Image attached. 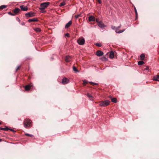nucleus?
I'll return each instance as SVG.
<instances>
[{"label":"nucleus","instance_id":"7ed1b4c3","mask_svg":"<svg viewBox=\"0 0 159 159\" xmlns=\"http://www.w3.org/2000/svg\"><path fill=\"white\" fill-rule=\"evenodd\" d=\"M110 101L108 100H106L104 101L100 102L99 105L101 106L105 107L108 106L110 104Z\"/></svg>","mask_w":159,"mask_h":159},{"label":"nucleus","instance_id":"f257e3e1","mask_svg":"<svg viewBox=\"0 0 159 159\" xmlns=\"http://www.w3.org/2000/svg\"><path fill=\"white\" fill-rule=\"evenodd\" d=\"M23 123L24 126L25 128H27L30 126L31 121L30 119H26L24 120Z\"/></svg>","mask_w":159,"mask_h":159},{"label":"nucleus","instance_id":"412c9836","mask_svg":"<svg viewBox=\"0 0 159 159\" xmlns=\"http://www.w3.org/2000/svg\"><path fill=\"white\" fill-rule=\"evenodd\" d=\"M34 30L37 32H39L41 31V29L39 28H36L34 29Z\"/></svg>","mask_w":159,"mask_h":159},{"label":"nucleus","instance_id":"9d476101","mask_svg":"<svg viewBox=\"0 0 159 159\" xmlns=\"http://www.w3.org/2000/svg\"><path fill=\"white\" fill-rule=\"evenodd\" d=\"M125 30V29H124L123 30H119V29L117 28V29L115 30V32L116 33L120 34L121 33L123 32H124Z\"/></svg>","mask_w":159,"mask_h":159},{"label":"nucleus","instance_id":"79ce46f5","mask_svg":"<svg viewBox=\"0 0 159 159\" xmlns=\"http://www.w3.org/2000/svg\"><path fill=\"white\" fill-rule=\"evenodd\" d=\"M98 2H99V3L100 4L102 2H101V0H98Z\"/></svg>","mask_w":159,"mask_h":159},{"label":"nucleus","instance_id":"1a4fd4ad","mask_svg":"<svg viewBox=\"0 0 159 159\" xmlns=\"http://www.w3.org/2000/svg\"><path fill=\"white\" fill-rule=\"evenodd\" d=\"M96 54L98 56H101L103 54V53L101 51H98L97 52Z\"/></svg>","mask_w":159,"mask_h":159},{"label":"nucleus","instance_id":"c756f323","mask_svg":"<svg viewBox=\"0 0 159 159\" xmlns=\"http://www.w3.org/2000/svg\"><path fill=\"white\" fill-rule=\"evenodd\" d=\"M73 70L74 71L76 72H78V70L77 69L76 67L74 66L73 67Z\"/></svg>","mask_w":159,"mask_h":159},{"label":"nucleus","instance_id":"c03bdc74","mask_svg":"<svg viewBox=\"0 0 159 159\" xmlns=\"http://www.w3.org/2000/svg\"><path fill=\"white\" fill-rule=\"evenodd\" d=\"M21 24H22V25H24V22H23V23H22Z\"/></svg>","mask_w":159,"mask_h":159},{"label":"nucleus","instance_id":"a18cd8bd","mask_svg":"<svg viewBox=\"0 0 159 159\" xmlns=\"http://www.w3.org/2000/svg\"><path fill=\"white\" fill-rule=\"evenodd\" d=\"M2 141V139L0 138V142H1Z\"/></svg>","mask_w":159,"mask_h":159},{"label":"nucleus","instance_id":"b1692460","mask_svg":"<svg viewBox=\"0 0 159 159\" xmlns=\"http://www.w3.org/2000/svg\"><path fill=\"white\" fill-rule=\"evenodd\" d=\"M7 7V6L5 5H2L0 6V9L2 10L3 9Z\"/></svg>","mask_w":159,"mask_h":159},{"label":"nucleus","instance_id":"58836bf2","mask_svg":"<svg viewBox=\"0 0 159 159\" xmlns=\"http://www.w3.org/2000/svg\"><path fill=\"white\" fill-rule=\"evenodd\" d=\"M16 19L19 22H20V20L19 18L17 17Z\"/></svg>","mask_w":159,"mask_h":159},{"label":"nucleus","instance_id":"f704fd0d","mask_svg":"<svg viewBox=\"0 0 159 159\" xmlns=\"http://www.w3.org/2000/svg\"><path fill=\"white\" fill-rule=\"evenodd\" d=\"M8 14L10 15H11V16H14L15 15V14H12V13H11V12H9L8 13Z\"/></svg>","mask_w":159,"mask_h":159},{"label":"nucleus","instance_id":"dca6fc26","mask_svg":"<svg viewBox=\"0 0 159 159\" xmlns=\"http://www.w3.org/2000/svg\"><path fill=\"white\" fill-rule=\"evenodd\" d=\"M72 24V22L71 21H70L68 23H67L65 25L66 28H68Z\"/></svg>","mask_w":159,"mask_h":159},{"label":"nucleus","instance_id":"a878e982","mask_svg":"<svg viewBox=\"0 0 159 159\" xmlns=\"http://www.w3.org/2000/svg\"><path fill=\"white\" fill-rule=\"evenodd\" d=\"M95 45L99 47H101L102 45V44L100 43H96Z\"/></svg>","mask_w":159,"mask_h":159},{"label":"nucleus","instance_id":"9b49d317","mask_svg":"<svg viewBox=\"0 0 159 159\" xmlns=\"http://www.w3.org/2000/svg\"><path fill=\"white\" fill-rule=\"evenodd\" d=\"M71 57L69 56H66L65 58V61L67 62H69L71 60Z\"/></svg>","mask_w":159,"mask_h":159},{"label":"nucleus","instance_id":"393cba45","mask_svg":"<svg viewBox=\"0 0 159 159\" xmlns=\"http://www.w3.org/2000/svg\"><path fill=\"white\" fill-rule=\"evenodd\" d=\"M144 63V62L143 61H139L138 62V64L139 65H142Z\"/></svg>","mask_w":159,"mask_h":159},{"label":"nucleus","instance_id":"37998d69","mask_svg":"<svg viewBox=\"0 0 159 159\" xmlns=\"http://www.w3.org/2000/svg\"><path fill=\"white\" fill-rule=\"evenodd\" d=\"M9 130H11V131H13V132L15 131L13 129H9Z\"/></svg>","mask_w":159,"mask_h":159},{"label":"nucleus","instance_id":"c9c22d12","mask_svg":"<svg viewBox=\"0 0 159 159\" xmlns=\"http://www.w3.org/2000/svg\"><path fill=\"white\" fill-rule=\"evenodd\" d=\"M25 135H27V136H29L30 137H32L33 136V135H31V134H25Z\"/></svg>","mask_w":159,"mask_h":159},{"label":"nucleus","instance_id":"ea45409f","mask_svg":"<svg viewBox=\"0 0 159 159\" xmlns=\"http://www.w3.org/2000/svg\"><path fill=\"white\" fill-rule=\"evenodd\" d=\"M121 26V25H120V26H118V27H117V28H118V29H119L120 28Z\"/></svg>","mask_w":159,"mask_h":159},{"label":"nucleus","instance_id":"4468645a","mask_svg":"<svg viewBox=\"0 0 159 159\" xmlns=\"http://www.w3.org/2000/svg\"><path fill=\"white\" fill-rule=\"evenodd\" d=\"M87 97L89 98L90 100H93V97L89 93H87Z\"/></svg>","mask_w":159,"mask_h":159},{"label":"nucleus","instance_id":"72a5a7b5","mask_svg":"<svg viewBox=\"0 0 159 159\" xmlns=\"http://www.w3.org/2000/svg\"><path fill=\"white\" fill-rule=\"evenodd\" d=\"M134 10H135V13H136V17H137V16H138V13H137V11L136 9L135 8H134Z\"/></svg>","mask_w":159,"mask_h":159},{"label":"nucleus","instance_id":"49530a36","mask_svg":"<svg viewBox=\"0 0 159 159\" xmlns=\"http://www.w3.org/2000/svg\"><path fill=\"white\" fill-rule=\"evenodd\" d=\"M1 122H0V125H1Z\"/></svg>","mask_w":159,"mask_h":159},{"label":"nucleus","instance_id":"2f4dec72","mask_svg":"<svg viewBox=\"0 0 159 159\" xmlns=\"http://www.w3.org/2000/svg\"><path fill=\"white\" fill-rule=\"evenodd\" d=\"M89 83H90L91 84H93V85H98V84L96 83H94L92 82H90Z\"/></svg>","mask_w":159,"mask_h":159},{"label":"nucleus","instance_id":"39448f33","mask_svg":"<svg viewBox=\"0 0 159 159\" xmlns=\"http://www.w3.org/2000/svg\"><path fill=\"white\" fill-rule=\"evenodd\" d=\"M27 17H30L34 16V13L31 12H29L26 13L25 14Z\"/></svg>","mask_w":159,"mask_h":159},{"label":"nucleus","instance_id":"6e6552de","mask_svg":"<svg viewBox=\"0 0 159 159\" xmlns=\"http://www.w3.org/2000/svg\"><path fill=\"white\" fill-rule=\"evenodd\" d=\"M98 25L102 28L106 27V25L102 23V21H100V22L98 24Z\"/></svg>","mask_w":159,"mask_h":159},{"label":"nucleus","instance_id":"bb28decb","mask_svg":"<svg viewBox=\"0 0 159 159\" xmlns=\"http://www.w3.org/2000/svg\"><path fill=\"white\" fill-rule=\"evenodd\" d=\"M83 84L84 85H85L86 84L88 83V81L87 80H83Z\"/></svg>","mask_w":159,"mask_h":159},{"label":"nucleus","instance_id":"20e7f679","mask_svg":"<svg viewBox=\"0 0 159 159\" xmlns=\"http://www.w3.org/2000/svg\"><path fill=\"white\" fill-rule=\"evenodd\" d=\"M85 39L83 37L79 38L77 40L78 43L80 45H83L85 43Z\"/></svg>","mask_w":159,"mask_h":159},{"label":"nucleus","instance_id":"6ab92c4d","mask_svg":"<svg viewBox=\"0 0 159 159\" xmlns=\"http://www.w3.org/2000/svg\"><path fill=\"white\" fill-rule=\"evenodd\" d=\"M0 129L5 131H7L9 129L7 126H5V127L4 128L0 127Z\"/></svg>","mask_w":159,"mask_h":159},{"label":"nucleus","instance_id":"c85d7f7f","mask_svg":"<svg viewBox=\"0 0 159 159\" xmlns=\"http://www.w3.org/2000/svg\"><path fill=\"white\" fill-rule=\"evenodd\" d=\"M81 14H79L77 15H76L75 16V18L77 19L79 17L81 16Z\"/></svg>","mask_w":159,"mask_h":159},{"label":"nucleus","instance_id":"a19ab883","mask_svg":"<svg viewBox=\"0 0 159 159\" xmlns=\"http://www.w3.org/2000/svg\"><path fill=\"white\" fill-rule=\"evenodd\" d=\"M96 22L98 23V24L100 22V21H99V20L98 19H96Z\"/></svg>","mask_w":159,"mask_h":159},{"label":"nucleus","instance_id":"f03ea898","mask_svg":"<svg viewBox=\"0 0 159 159\" xmlns=\"http://www.w3.org/2000/svg\"><path fill=\"white\" fill-rule=\"evenodd\" d=\"M49 4L50 3L48 2L41 3L40 5V7L39 8V9L41 11L44 10L49 5Z\"/></svg>","mask_w":159,"mask_h":159},{"label":"nucleus","instance_id":"473e14b6","mask_svg":"<svg viewBox=\"0 0 159 159\" xmlns=\"http://www.w3.org/2000/svg\"><path fill=\"white\" fill-rule=\"evenodd\" d=\"M65 37H70V34H69L67 33L65 34Z\"/></svg>","mask_w":159,"mask_h":159},{"label":"nucleus","instance_id":"a211bd4d","mask_svg":"<svg viewBox=\"0 0 159 159\" xmlns=\"http://www.w3.org/2000/svg\"><path fill=\"white\" fill-rule=\"evenodd\" d=\"M159 75H157L154 76L153 78V80H155L159 81Z\"/></svg>","mask_w":159,"mask_h":159},{"label":"nucleus","instance_id":"7c9ffc66","mask_svg":"<svg viewBox=\"0 0 159 159\" xmlns=\"http://www.w3.org/2000/svg\"><path fill=\"white\" fill-rule=\"evenodd\" d=\"M111 28L112 30H116L117 29V27L114 26H111Z\"/></svg>","mask_w":159,"mask_h":159},{"label":"nucleus","instance_id":"4c0bfd02","mask_svg":"<svg viewBox=\"0 0 159 159\" xmlns=\"http://www.w3.org/2000/svg\"><path fill=\"white\" fill-rule=\"evenodd\" d=\"M149 69V68L148 67V66H146V68L144 69V70H148Z\"/></svg>","mask_w":159,"mask_h":159},{"label":"nucleus","instance_id":"ddd939ff","mask_svg":"<svg viewBox=\"0 0 159 159\" xmlns=\"http://www.w3.org/2000/svg\"><path fill=\"white\" fill-rule=\"evenodd\" d=\"M20 11V10L19 8H16L14 10L13 12L15 15L16 14L19 13V12Z\"/></svg>","mask_w":159,"mask_h":159},{"label":"nucleus","instance_id":"e433bc0d","mask_svg":"<svg viewBox=\"0 0 159 159\" xmlns=\"http://www.w3.org/2000/svg\"><path fill=\"white\" fill-rule=\"evenodd\" d=\"M20 68V66H17V67H16V71H17Z\"/></svg>","mask_w":159,"mask_h":159},{"label":"nucleus","instance_id":"4be33fe9","mask_svg":"<svg viewBox=\"0 0 159 159\" xmlns=\"http://www.w3.org/2000/svg\"><path fill=\"white\" fill-rule=\"evenodd\" d=\"M140 59L142 60H143L144 59L145 57V55L144 54H141L140 56Z\"/></svg>","mask_w":159,"mask_h":159},{"label":"nucleus","instance_id":"423d86ee","mask_svg":"<svg viewBox=\"0 0 159 159\" xmlns=\"http://www.w3.org/2000/svg\"><path fill=\"white\" fill-rule=\"evenodd\" d=\"M69 80L66 78H64L62 80V82L63 84H67L69 82Z\"/></svg>","mask_w":159,"mask_h":159},{"label":"nucleus","instance_id":"5701e85b","mask_svg":"<svg viewBox=\"0 0 159 159\" xmlns=\"http://www.w3.org/2000/svg\"><path fill=\"white\" fill-rule=\"evenodd\" d=\"M111 101L112 102L114 103H116L117 102L116 99V98H113L111 99Z\"/></svg>","mask_w":159,"mask_h":159},{"label":"nucleus","instance_id":"2eb2a0df","mask_svg":"<svg viewBox=\"0 0 159 159\" xmlns=\"http://www.w3.org/2000/svg\"><path fill=\"white\" fill-rule=\"evenodd\" d=\"M38 21L37 19H36V18H33V19H29L28 20V21L29 22H32V21Z\"/></svg>","mask_w":159,"mask_h":159},{"label":"nucleus","instance_id":"cd10ccee","mask_svg":"<svg viewBox=\"0 0 159 159\" xmlns=\"http://www.w3.org/2000/svg\"><path fill=\"white\" fill-rule=\"evenodd\" d=\"M66 3L65 2H63L61 3L59 5V6L62 7V6H64L65 5Z\"/></svg>","mask_w":159,"mask_h":159},{"label":"nucleus","instance_id":"f8f14e48","mask_svg":"<svg viewBox=\"0 0 159 159\" xmlns=\"http://www.w3.org/2000/svg\"><path fill=\"white\" fill-rule=\"evenodd\" d=\"M95 18L93 16H91L89 17V21H95Z\"/></svg>","mask_w":159,"mask_h":159},{"label":"nucleus","instance_id":"0eeeda50","mask_svg":"<svg viewBox=\"0 0 159 159\" xmlns=\"http://www.w3.org/2000/svg\"><path fill=\"white\" fill-rule=\"evenodd\" d=\"M20 7L22 10L25 11H27L28 9V8L27 6L24 7L23 5L20 6Z\"/></svg>","mask_w":159,"mask_h":159},{"label":"nucleus","instance_id":"f3484780","mask_svg":"<svg viewBox=\"0 0 159 159\" xmlns=\"http://www.w3.org/2000/svg\"><path fill=\"white\" fill-rule=\"evenodd\" d=\"M31 87V86L30 85H27L25 86V88L26 91L29 90Z\"/></svg>","mask_w":159,"mask_h":159},{"label":"nucleus","instance_id":"aec40b11","mask_svg":"<svg viewBox=\"0 0 159 159\" xmlns=\"http://www.w3.org/2000/svg\"><path fill=\"white\" fill-rule=\"evenodd\" d=\"M114 52L112 51L111 52L110 54V57L111 58H114Z\"/></svg>","mask_w":159,"mask_h":159}]
</instances>
